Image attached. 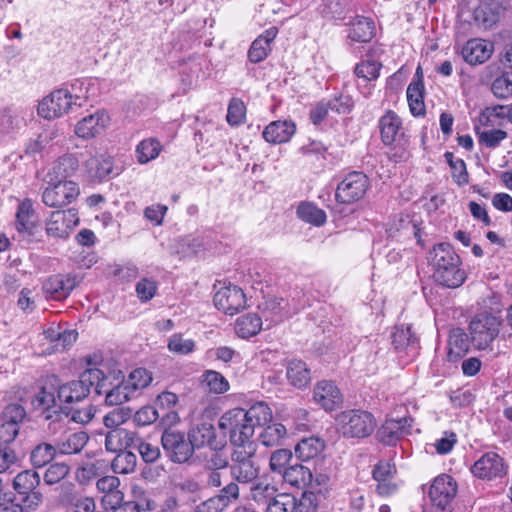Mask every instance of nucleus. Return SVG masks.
Masks as SVG:
<instances>
[{"label":"nucleus","mask_w":512,"mask_h":512,"mask_svg":"<svg viewBox=\"0 0 512 512\" xmlns=\"http://www.w3.org/2000/svg\"><path fill=\"white\" fill-rule=\"evenodd\" d=\"M152 380V373L144 368H137L133 370L125 379L128 387H130L134 395L137 391L148 387Z\"/></svg>","instance_id":"obj_51"},{"label":"nucleus","mask_w":512,"mask_h":512,"mask_svg":"<svg viewBox=\"0 0 512 512\" xmlns=\"http://www.w3.org/2000/svg\"><path fill=\"white\" fill-rule=\"evenodd\" d=\"M313 398L325 410H333L342 403V394L331 381L318 382L313 391Z\"/></svg>","instance_id":"obj_21"},{"label":"nucleus","mask_w":512,"mask_h":512,"mask_svg":"<svg viewBox=\"0 0 512 512\" xmlns=\"http://www.w3.org/2000/svg\"><path fill=\"white\" fill-rule=\"evenodd\" d=\"M479 142L488 148L497 147L507 137V133L501 129L476 130Z\"/></svg>","instance_id":"obj_60"},{"label":"nucleus","mask_w":512,"mask_h":512,"mask_svg":"<svg viewBox=\"0 0 512 512\" xmlns=\"http://www.w3.org/2000/svg\"><path fill=\"white\" fill-rule=\"evenodd\" d=\"M134 500L124 501L123 493H116L109 503L113 512H141L153 511L156 509L154 500L146 495L141 487H133Z\"/></svg>","instance_id":"obj_12"},{"label":"nucleus","mask_w":512,"mask_h":512,"mask_svg":"<svg viewBox=\"0 0 512 512\" xmlns=\"http://www.w3.org/2000/svg\"><path fill=\"white\" fill-rule=\"evenodd\" d=\"M88 441L86 432H65L55 440V449L59 455H74L80 453Z\"/></svg>","instance_id":"obj_22"},{"label":"nucleus","mask_w":512,"mask_h":512,"mask_svg":"<svg viewBox=\"0 0 512 512\" xmlns=\"http://www.w3.org/2000/svg\"><path fill=\"white\" fill-rule=\"evenodd\" d=\"M286 378L289 384L297 389L306 388L311 380V371L302 360H291L286 366Z\"/></svg>","instance_id":"obj_31"},{"label":"nucleus","mask_w":512,"mask_h":512,"mask_svg":"<svg viewBox=\"0 0 512 512\" xmlns=\"http://www.w3.org/2000/svg\"><path fill=\"white\" fill-rule=\"evenodd\" d=\"M35 227L34 210L30 200H24L18 206L16 213V228L20 233L32 234Z\"/></svg>","instance_id":"obj_38"},{"label":"nucleus","mask_w":512,"mask_h":512,"mask_svg":"<svg viewBox=\"0 0 512 512\" xmlns=\"http://www.w3.org/2000/svg\"><path fill=\"white\" fill-rule=\"evenodd\" d=\"M42 192L43 203L52 208H61L72 204L80 195L79 184L72 180H49Z\"/></svg>","instance_id":"obj_5"},{"label":"nucleus","mask_w":512,"mask_h":512,"mask_svg":"<svg viewBox=\"0 0 512 512\" xmlns=\"http://www.w3.org/2000/svg\"><path fill=\"white\" fill-rule=\"evenodd\" d=\"M131 417V410L128 408H116L107 413L103 418V424L113 429H119L118 427L124 424Z\"/></svg>","instance_id":"obj_61"},{"label":"nucleus","mask_w":512,"mask_h":512,"mask_svg":"<svg viewBox=\"0 0 512 512\" xmlns=\"http://www.w3.org/2000/svg\"><path fill=\"white\" fill-rule=\"evenodd\" d=\"M188 439L192 449L209 446L213 450L219 449L222 444L217 441L215 428L211 423H201L192 428L189 432Z\"/></svg>","instance_id":"obj_24"},{"label":"nucleus","mask_w":512,"mask_h":512,"mask_svg":"<svg viewBox=\"0 0 512 512\" xmlns=\"http://www.w3.org/2000/svg\"><path fill=\"white\" fill-rule=\"evenodd\" d=\"M501 319L491 313L475 315L469 324L471 342L478 350H486L500 332Z\"/></svg>","instance_id":"obj_3"},{"label":"nucleus","mask_w":512,"mask_h":512,"mask_svg":"<svg viewBox=\"0 0 512 512\" xmlns=\"http://www.w3.org/2000/svg\"><path fill=\"white\" fill-rule=\"evenodd\" d=\"M379 129L381 140L385 145L400 142L404 136L402 120L392 110L386 111V113L380 117Z\"/></svg>","instance_id":"obj_20"},{"label":"nucleus","mask_w":512,"mask_h":512,"mask_svg":"<svg viewBox=\"0 0 512 512\" xmlns=\"http://www.w3.org/2000/svg\"><path fill=\"white\" fill-rule=\"evenodd\" d=\"M70 473V467L63 462L51 464L44 473V482L47 485H54L63 480Z\"/></svg>","instance_id":"obj_58"},{"label":"nucleus","mask_w":512,"mask_h":512,"mask_svg":"<svg viewBox=\"0 0 512 512\" xmlns=\"http://www.w3.org/2000/svg\"><path fill=\"white\" fill-rule=\"evenodd\" d=\"M110 116L104 110H97L79 120L74 128L75 134L82 139H91L106 130Z\"/></svg>","instance_id":"obj_14"},{"label":"nucleus","mask_w":512,"mask_h":512,"mask_svg":"<svg viewBox=\"0 0 512 512\" xmlns=\"http://www.w3.org/2000/svg\"><path fill=\"white\" fill-rule=\"evenodd\" d=\"M374 22L366 17H357L349 28L348 37L357 42H368L374 36Z\"/></svg>","instance_id":"obj_36"},{"label":"nucleus","mask_w":512,"mask_h":512,"mask_svg":"<svg viewBox=\"0 0 512 512\" xmlns=\"http://www.w3.org/2000/svg\"><path fill=\"white\" fill-rule=\"evenodd\" d=\"M40 475L34 470H25L16 475L13 487L19 494L34 491L40 484Z\"/></svg>","instance_id":"obj_47"},{"label":"nucleus","mask_w":512,"mask_h":512,"mask_svg":"<svg viewBox=\"0 0 512 512\" xmlns=\"http://www.w3.org/2000/svg\"><path fill=\"white\" fill-rule=\"evenodd\" d=\"M78 224L79 217L76 210L53 211L46 220V233L49 237L66 239Z\"/></svg>","instance_id":"obj_10"},{"label":"nucleus","mask_w":512,"mask_h":512,"mask_svg":"<svg viewBox=\"0 0 512 512\" xmlns=\"http://www.w3.org/2000/svg\"><path fill=\"white\" fill-rule=\"evenodd\" d=\"M396 467L389 461H379L372 471L373 479L377 482L376 491L379 495L387 497L395 494L398 484L394 481Z\"/></svg>","instance_id":"obj_16"},{"label":"nucleus","mask_w":512,"mask_h":512,"mask_svg":"<svg viewBox=\"0 0 512 512\" xmlns=\"http://www.w3.org/2000/svg\"><path fill=\"white\" fill-rule=\"evenodd\" d=\"M285 308V300L279 297H269L259 305L262 317L266 322H270L268 327L272 324L281 322L285 318Z\"/></svg>","instance_id":"obj_33"},{"label":"nucleus","mask_w":512,"mask_h":512,"mask_svg":"<svg viewBox=\"0 0 512 512\" xmlns=\"http://www.w3.org/2000/svg\"><path fill=\"white\" fill-rule=\"evenodd\" d=\"M157 283L151 278H142L135 287L138 299L141 302L151 300L157 292Z\"/></svg>","instance_id":"obj_63"},{"label":"nucleus","mask_w":512,"mask_h":512,"mask_svg":"<svg viewBox=\"0 0 512 512\" xmlns=\"http://www.w3.org/2000/svg\"><path fill=\"white\" fill-rule=\"evenodd\" d=\"M62 500L70 512H98L94 498L80 494L73 484L65 486Z\"/></svg>","instance_id":"obj_25"},{"label":"nucleus","mask_w":512,"mask_h":512,"mask_svg":"<svg viewBox=\"0 0 512 512\" xmlns=\"http://www.w3.org/2000/svg\"><path fill=\"white\" fill-rule=\"evenodd\" d=\"M274 486L258 482L251 487V498L258 503H268L275 496Z\"/></svg>","instance_id":"obj_64"},{"label":"nucleus","mask_w":512,"mask_h":512,"mask_svg":"<svg viewBox=\"0 0 512 512\" xmlns=\"http://www.w3.org/2000/svg\"><path fill=\"white\" fill-rule=\"evenodd\" d=\"M244 413H247L246 416L254 428L265 425L272 419L271 409L263 402L255 403L248 410L244 409Z\"/></svg>","instance_id":"obj_49"},{"label":"nucleus","mask_w":512,"mask_h":512,"mask_svg":"<svg viewBox=\"0 0 512 512\" xmlns=\"http://www.w3.org/2000/svg\"><path fill=\"white\" fill-rule=\"evenodd\" d=\"M79 168V159L74 154H64L53 164L46 174L49 180H68Z\"/></svg>","instance_id":"obj_28"},{"label":"nucleus","mask_w":512,"mask_h":512,"mask_svg":"<svg viewBox=\"0 0 512 512\" xmlns=\"http://www.w3.org/2000/svg\"><path fill=\"white\" fill-rule=\"evenodd\" d=\"M473 16L475 23L480 28L488 29L496 24L499 19L498 8L492 4L483 3L475 8Z\"/></svg>","instance_id":"obj_43"},{"label":"nucleus","mask_w":512,"mask_h":512,"mask_svg":"<svg viewBox=\"0 0 512 512\" xmlns=\"http://www.w3.org/2000/svg\"><path fill=\"white\" fill-rule=\"evenodd\" d=\"M295 498L287 493H281L272 497L267 503L266 512H293Z\"/></svg>","instance_id":"obj_55"},{"label":"nucleus","mask_w":512,"mask_h":512,"mask_svg":"<svg viewBox=\"0 0 512 512\" xmlns=\"http://www.w3.org/2000/svg\"><path fill=\"white\" fill-rule=\"evenodd\" d=\"M58 380L56 377H51L43 385L37 395L34 397L32 403L35 408L48 410L56 405Z\"/></svg>","instance_id":"obj_34"},{"label":"nucleus","mask_w":512,"mask_h":512,"mask_svg":"<svg viewBox=\"0 0 512 512\" xmlns=\"http://www.w3.org/2000/svg\"><path fill=\"white\" fill-rule=\"evenodd\" d=\"M429 262L434 269V279L448 288H457L465 281L460 269V257L448 243H439L429 252Z\"/></svg>","instance_id":"obj_1"},{"label":"nucleus","mask_w":512,"mask_h":512,"mask_svg":"<svg viewBox=\"0 0 512 512\" xmlns=\"http://www.w3.org/2000/svg\"><path fill=\"white\" fill-rule=\"evenodd\" d=\"M139 438L126 429L110 430L105 437V448L109 452L120 453L133 446Z\"/></svg>","instance_id":"obj_29"},{"label":"nucleus","mask_w":512,"mask_h":512,"mask_svg":"<svg viewBox=\"0 0 512 512\" xmlns=\"http://www.w3.org/2000/svg\"><path fill=\"white\" fill-rule=\"evenodd\" d=\"M170 352L180 355H187L195 350V342L190 338H184L182 334H173L168 340Z\"/></svg>","instance_id":"obj_54"},{"label":"nucleus","mask_w":512,"mask_h":512,"mask_svg":"<svg viewBox=\"0 0 512 512\" xmlns=\"http://www.w3.org/2000/svg\"><path fill=\"white\" fill-rule=\"evenodd\" d=\"M296 131V125L289 120L271 122L263 131V138L270 143H284L290 140Z\"/></svg>","instance_id":"obj_30"},{"label":"nucleus","mask_w":512,"mask_h":512,"mask_svg":"<svg viewBox=\"0 0 512 512\" xmlns=\"http://www.w3.org/2000/svg\"><path fill=\"white\" fill-rule=\"evenodd\" d=\"M161 443L168 457L176 463L186 462L193 454V449L189 439L185 438L184 433L166 429L161 437Z\"/></svg>","instance_id":"obj_9"},{"label":"nucleus","mask_w":512,"mask_h":512,"mask_svg":"<svg viewBox=\"0 0 512 512\" xmlns=\"http://www.w3.org/2000/svg\"><path fill=\"white\" fill-rule=\"evenodd\" d=\"M230 473L232 478L237 482L249 483L257 478L259 474V468L255 465L253 460L232 463L230 466Z\"/></svg>","instance_id":"obj_46"},{"label":"nucleus","mask_w":512,"mask_h":512,"mask_svg":"<svg viewBox=\"0 0 512 512\" xmlns=\"http://www.w3.org/2000/svg\"><path fill=\"white\" fill-rule=\"evenodd\" d=\"M234 446L231 454L232 463L252 461L256 452V445L253 441H243V443H232Z\"/></svg>","instance_id":"obj_56"},{"label":"nucleus","mask_w":512,"mask_h":512,"mask_svg":"<svg viewBox=\"0 0 512 512\" xmlns=\"http://www.w3.org/2000/svg\"><path fill=\"white\" fill-rule=\"evenodd\" d=\"M162 151V145L156 138H146L139 142L135 155L139 164H147L155 160Z\"/></svg>","instance_id":"obj_37"},{"label":"nucleus","mask_w":512,"mask_h":512,"mask_svg":"<svg viewBox=\"0 0 512 512\" xmlns=\"http://www.w3.org/2000/svg\"><path fill=\"white\" fill-rule=\"evenodd\" d=\"M287 435V429L281 423H273L264 428L259 441L265 447L271 448L282 444Z\"/></svg>","instance_id":"obj_44"},{"label":"nucleus","mask_w":512,"mask_h":512,"mask_svg":"<svg viewBox=\"0 0 512 512\" xmlns=\"http://www.w3.org/2000/svg\"><path fill=\"white\" fill-rule=\"evenodd\" d=\"M369 187L368 177L358 171L348 173L338 184L336 189V200L339 203L351 204L365 195Z\"/></svg>","instance_id":"obj_8"},{"label":"nucleus","mask_w":512,"mask_h":512,"mask_svg":"<svg viewBox=\"0 0 512 512\" xmlns=\"http://www.w3.org/2000/svg\"><path fill=\"white\" fill-rule=\"evenodd\" d=\"M120 485V480L116 476H104L97 480L96 487L98 491L105 493L104 501L108 504L113 499V495L116 493H122L118 487Z\"/></svg>","instance_id":"obj_57"},{"label":"nucleus","mask_w":512,"mask_h":512,"mask_svg":"<svg viewBox=\"0 0 512 512\" xmlns=\"http://www.w3.org/2000/svg\"><path fill=\"white\" fill-rule=\"evenodd\" d=\"M324 447V441L317 437L304 438L296 445L295 454L302 461H309L317 457Z\"/></svg>","instance_id":"obj_39"},{"label":"nucleus","mask_w":512,"mask_h":512,"mask_svg":"<svg viewBox=\"0 0 512 512\" xmlns=\"http://www.w3.org/2000/svg\"><path fill=\"white\" fill-rule=\"evenodd\" d=\"M424 86L421 81H413L407 88V101L411 113L414 116H422L425 114V104L423 101Z\"/></svg>","instance_id":"obj_40"},{"label":"nucleus","mask_w":512,"mask_h":512,"mask_svg":"<svg viewBox=\"0 0 512 512\" xmlns=\"http://www.w3.org/2000/svg\"><path fill=\"white\" fill-rule=\"evenodd\" d=\"M262 324V317L255 313H248L236 320L235 331L241 338H250L260 332Z\"/></svg>","instance_id":"obj_35"},{"label":"nucleus","mask_w":512,"mask_h":512,"mask_svg":"<svg viewBox=\"0 0 512 512\" xmlns=\"http://www.w3.org/2000/svg\"><path fill=\"white\" fill-rule=\"evenodd\" d=\"M381 67V63L368 59L362 61L355 67V73L359 78L372 81L378 78Z\"/></svg>","instance_id":"obj_59"},{"label":"nucleus","mask_w":512,"mask_h":512,"mask_svg":"<svg viewBox=\"0 0 512 512\" xmlns=\"http://www.w3.org/2000/svg\"><path fill=\"white\" fill-rule=\"evenodd\" d=\"M79 99L78 95L73 96L66 89H57L39 102L37 111L45 119H55L68 113L73 104L77 105Z\"/></svg>","instance_id":"obj_7"},{"label":"nucleus","mask_w":512,"mask_h":512,"mask_svg":"<svg viewBox=\"0 0 512 512\" xmlns=\"http://www.w3.org/2000/svg\"><path fill=\"white\" fill-rule=\"evenodd\" d=\"M101 378V370L98 368H89L81 373L79 380H73L62 385H58L57 398L60 402L71 404L85 399L90 388H96V382Z\"/></svg>","instance_id":"obj_4"},{"label":"nucleus","mask_w":512,"mask_h":512,"mask_svg":"<svg viewBox=\"0 0 512 512\" xmlns=\"http://www.w3.org/2000/svg\"><path fill=\"white\" fill-rule=\"evenodd\" d=\"M84 169L87 176L97 182L119 174V172L114 173L113 157L107 154L91 156L84 162Z\"/></svg>","instance_id":"obj_17"},{"label":"nucleus","mask_w":512,"mask_h":512,"mask_svg":"<svg viewBox=\"0 0 512 512\" xmlns=\"http://www.w3.org/2000/svg\"><path fill=\"white\" fill-rule=\"evenodd\" d=\"M491 91L495 97L506 99L512 96V71L505 70L491 85Z\"/></svg>","instance_id":"obj_53"},{"label":"nucleus","mask_w":512,"mask_h":512,"mask_svg":"<svg viewBox=\"0 0 512 512\" xmlns=\"http://www.w3.org/2000/svg\"><path fill=\"white\" fill-rule=\"evenodd\" d=\"M246 415L243 408H235L220 417L219 428L229 432L231 443L252 441L255 428Z\"/></svg>","instance_id":"obj_6"},{"label":"nucleus","mask_w":512,"mask_h":512,"mask_svg":"<svg viewBox=\"0 0 512 512\" xmlns=\"http://www.w3.org/2000/svg\"><path fill=\"white\" fill-rule=\"evenodd\" d=\"M202 383L206 385L210 392L215 394L225 393L229 389L226 378L214 370H208L203 374Z\"/></svg>","instance_id":"obj_52"},{"label":"nucleus","mask_w":512,"mask_h":512,"mask_svg":"<svg viewBox=\"0 0 512 512\" xmlns=\"http://www.w3.org/2000/svg\"><path fill=\"white\" fill-rule=\"evenodd\" d=\"M392 344L395 349H406L417 345V337L411 331V326L398 325L392 334Z\"/></svg>","instance_id":"obj_48"},{"label":"nucleus","mask_w":512,"mask_h":512,"mask_svg":"<svg viewBox=\"0 0 512 512\" xmlns=\"http://www.w3.org/2000/svg\"><path fill=\"white\" fill-rule=\"evenodd\" d=\"M492 53L493 44L482 39H471L462 48L464 60L471 65L484 63Z\"/></svg>","instance_id":"obj_23"},{"label":"nucleus","mask_w":512,"mask_h":512,"mask_svg":"<svg viewBox=\"0 0 512 512\" xmlns=\"http://www.w3.org/2000/svg\"><path fill=\"white\" fill-rule=\"evenodd\" d=\"M77 283L75 276L53 275L43 283L42 289L47 298L61 300L70 295Z\"/></svg>","instance_id":"obj_19"},{"label":"nucleus","mask_w":512,"mask_h":512,"mask_svg":"<svg viewBox=\"0 0 512 512\" xmlns=\"http://www.w3.org/2000/svg\"><path fill=\"white\" fill-rule=\"evenodd\" d=\"M278 30L270 27L259 35L251 44L248 51V58L253 63L263 61L271 51V43L276 38Z\"/></svg>","instance_id":"obj_27"},{"label":"nucleus","mask_w":512,"mask_h":512,"mask_svg":"<svg viewBox=\"0 0 512 512\" xmlns=\"http://www.w3.org/2000/svg\"><path fill=\"white\" fill-rule=\"evenodd\" d=\"M335 422L338 431L346 438L368 437L376 427L373 415L360 409H351L339 413Z\"/></svg>","instance_id":"obj_2"},{"label":"nucleus","mask_w":512,"mask_h":512,"mask_svg":"<svg viewBox=\"0 0 512 512\" xmlns=\"http://www.w3.org/2000/svg\"><path fill=\"white\" fill-rule=\"evenodd\" d=\"M472 473L482 479L503 476L506 473L503 459L496 453L484 454L472 466Z\"/></svg>","instance_id":"obj_18"},{"label":"nucleus","mask_w":512,"mask_h":512,"mask_svg":"<svg viewBox=\"0 0 512 512\" xmlns=\"http://www.w3.org/2000/svg\"><path fill=\"white\" fill-rule=\"evenodd\" d=\"M292 459V452L288 449H278L274 451L270 457V469L273 472H278L283 474V470H285Z\"/></svg>","instance_id":"obj_62"},{"label":"nucleus","mask_w":512,"mask_h":512,"mask_svg":"<svg viewBox=\"0 0 512 512\" xmlns=\"http://www.w3.org/2000/svg\"><path fill=\"white\" fill-rule=\"evenodd\" d=\"M449 352L450 360L461 357L469 350V340L467 334L461 328H455L449 335Z\"/></svg>","instance_id":"obj_41"},{"label":"nucleus","mask_w":512,"mask_h":512,"mask_svg":"<svg viewBox=\"0 0 512 512\" xmlns=\"http://www.w3.org/2000/svg\"><path fill=\"white\" fill-rule=\"evenodd\" d=\"M136 464V455L130 451H123L113 459L111 467L117 474H129L135 470Z\"/></svg>","instance_id":"obj_50"},{"label":"nucleus","mask_w":512,"mask_h":512,"mask_svg":"<svg viewBox=\"0 0 512 512\" xmlns=\"http://www.w3.org/2000/svg\"><path fill=\"white\" fill-rule=\"evenodd\" d=\"M58 455L55 444L40 443L36 445L30 454V461L33 467L42 468L50 463Z\"/></svg>","instance_id":"obj_42"},{"label":"nucleus","mask_w":512,"mask_h":512,"mask_svg":"<svg viewBox=\"0 0 512 512\" xmlns=\"http://www.w3.org/2000/svg\"><path fill=\"white\" fill-rule=\"evenodd\" d=\"M297 215L303 221L314 226H322L327 219L324 210L310 202H302L297 208Z\"/></svg>","instance_id":"obj_45"},{"label":"nucleus","mask_w":512,"mask_h":512,"mask_svg":"<svg viewBox=\"0 0 512 512\" xmlns=\"http://www.w3.org/2000/svg\"><path fill=\"white\" fill-rule=\"evenodd\" d=\"M457 487L453 478L443 474L433 481L429 489V497L434 506L445 510L456 495Z\"/></svg>","instance_id":"obj_15"},{"label":"nucleus","mask_w":512,"mask_h":512,"mask_svg":"<svg viewBox=\"0 0 512 512\" xmlns=\"http://www.w3.org/2000/svg\"><path fill=\"white\" fill-rule=\"evenodd\" d=\"M97 395H105V403L110 406L121 405L134 397L125 379L113 384L101 370V378L96 382Z\"/></svg>","instance_id":"obj_11"},{"label":"nucleus","mask_w":512,"mask_h":512,"mask_svg":"<svg viewBox=\"0 0 512 512\" xmlns=\"http://www.w3.org/2000/svg\"><path fill=\"white\" fill-rule=\"evenodd\" d=\"M410 419L402 417L399 419H387L378 430L379 440L386 445H393L410 427Z\"/></svg>","instance_id":"obj_26"},{"label":"nucleus","mask_w":512,"mask_h":512,"mask_svg":"<svg viewBox=\"0 0 512 512\" xmlns=\"http://www.w3.org/2000/svg\"><path fill=\"white\" fill-rule=\"evenodd\" d=\"M215 307L225 314L234 315L245 307V294L233 285L220 288L214 295Z\"/></svg>","instance_id":"obj_13"},{"label":"nucleus","mask_w":512,"mask_h":512,"mask_svg":"<svg viewBox=\"0 0 512 512\" xmlns=\"http://www.w3.org/2000/svg\"><path fill=\"white\" fill-rule=\"evenodd\" d=\"M283 480L291 486L297 488H305L313 482V474L311 470L302 464L289 465L283 470Z\"/></svg>","instance_id":"obj_32"}]
</instances>
